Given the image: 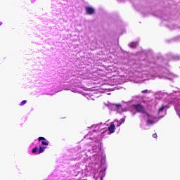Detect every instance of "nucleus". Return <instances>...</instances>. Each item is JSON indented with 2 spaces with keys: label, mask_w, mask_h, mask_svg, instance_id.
<instances>
[{
  "label": "nucleus",
  "mask_w": 180,
  "mask_h": 180,
  "mask_svg": "<svg viewBox=\"0 0 180 180\" xmlns=\"http://www.w3.org/2000/svg\"><path fill=\"white\" fill-rule=\"evenodd\" d=\"M102 126V123L98 124H93L91 126V129L94 133H98L99 131H101V127Z\"/></svg>",
  "instance_id": "f03ea898"
},
{
  "label": "nucleus",
  "mask_w": 180,
  "mask_h": 180,
  "mask_svg": "<svg viewBox=\"0 0 180 180\" xmlns=\"http://www.w3.org/2000/svg\"><path fill=\"white\" fill-rule=\"evenodd\" d=\"M95 13V10L93 8H91V15Z\"/></svg>",
  "instance_id": "f3484780"
},
{
  "label": "nucleus",
  "mask_w": 180,
  "mask_h": 180,
  "mask_svg": "<svg viewBox=\"0 0 180 180\" xmlns=\"http://www.w3.org/2000/svg\"><path fill=\"white\" fill-rule=\"evenodd\" d=\"M108 131L112 134V133H115V129H116V126H115V124L111 123L110 127H108Z\"/></svg>",
  "instance_id": "20e7f679"
},
{
  "label": "nucleus",
  "mask_w": 180,
  "mask_h": 180,
  "mask_svg": "<svg viewBox=\"0 0 180 180\" xmlns=\"http://www.w3.org/2000/svg\"><path fill=\"white\" fill-rule=\"evenodd\" d=\"M86 11L88 15H91V7H86Z\"/></svg>",
  "instance_id": "9b49d317"
},
{
  "label": "nucleus",
  "mask_w": 180,
  "mask_h": 180,
  "mask_svg": "<svg viewBox=\"0 0 180 180\" xmlns=\"http://www.w3.org/2000/svg\"><path fill=\"white\" fill-rule=\"evenodd\" d=\"M41 144H42V146H49V142H48L47 139L45 141H42Z\"/></svg>",
  "instance_id": "9d476101"
},
{
  "label": "nucleus",
  "mask_w": 180,
  "mask_h": 180,
  "mask_svg": "<svg viewBox=\"0 0 180 180\" xmlns=\"http://www.w3.org/2000/svg\"><path fill=\"white\" fill-rule=\"evenodd\" d=\"M129 47H130L131 49H136V47H137V44L131 42L129 44Z\"/></svg>",
  "instance_id": "423d86ee"
},
{
  "label": "nucleus",
  "mask_w": 180,
  "mask_h": 180,
  "mask_svg": "<svg viewBox=\"0 0 180 180\" xmlns=\"http://www.w3.org/2000/svg\"><path fill=\"white\" fill-rule=\"evenodd\" d=\"M1 25H2V22H0V26H1Z\"/></svg>",
  "instance_id": "412c9836"
},
{
  "label": "nucleus",
  "mask_w": 180,
  "mask_h": 180,
  "mask_svg": "<svg viewBox=\"0 0 180 180\" xmlns=\"http://www.w3.org/2000/svg\"><path fill=\"white\" fill-rule=\"evenodd\" d=\"M165 108H167L165 105H162V107H160V108L158 109V112H159V113H161V112H164V109H165Z\"/></svg>",
  "instance_id": "6e6552de"
},
{
  "label": "nucleus",
  "mask_w": 180,
  "mask_h": 180,
  "mask_svg": "<svg viewBox=\"0 0 180 180\" xmlns=\"http://www.w3.org/2000/svg\"><path fill=\"white\" fill-rule=\"evenodd\" d=\"M26 102H27V101H26L25 100L22 101L20 103V106H23V105H25Z\"/></svg>",
  "instance_id": "dca6fc26"
},
{
  "label": "nucleus",
  "mask_w": 180,
  "mask_h": 180,
  "mask_svg": "<svg viewBox=\"0 0 180 180\" xmlns=\"http://www.w3.org/2000/svg\"><path fill=\"white\" fill-rule=\"evenodd\" d=\"M106 168H104L103 170H100L99 176L96 178H100L101 180H103V178H105V175H106Z\"/></svg>",
  "instance_id": "7ed1b4c3"
},
{
  "label": "nucleus",
  "mask_w": 180,
  "mask_h": 180,
  "mask_svg": "<svg viewBox=\"0 0 180 180\" xmlns=\"http://www.w3.org/2000/svg\"><path fill=\"white\" fill-rule=\"evenodd\" d=\"M141 93H142V94H148V90H147V89L143 90V91H141Z\"/></svg>",
  "instance_id": "a211bd4d"
},
{
  "label": "nucleus",
  "mask_w": 180,
  "mask_h": 180,
  "mask_svg": "<svg viewBox=\"0 0 180 180\" xmlns=\"http://www.w3.org/2000/svg\"><path fill=\"white\" fill-rule=\"evenodd\" d=\"M46 140V138H44L43 136H40V137L38 138V141H44Z\"/></svg>",
  "instance_id": "ddd939ff"
},
{
  "label": "nucleus",
  "mask_w": 180,
  "mask_h": 180,
  "mask_svg": "<svg viewBox=\"0 0 180 180\" xmlns=\"http://www.w3.org/2000/svg\"><path fill=\"white\" fill-rule=\"evenodd\" d=\"M125 121H126V118L125 117L122 118L120 120V123L117 125V127H119V126H122V124H123V123H124Z\"/></svg>",
  "instance_id": "0eeeda50"
},
{
  "label": "nucleus",
  "mask_w": 180,
  "mask_h": 180,
  "mask_svg": "<svg viewBox=\"0 0 180 180\" xmlns=\"http://www.w3.org/2000/svg\"><path fill=\"white\" fill-rule=\"evenodd\" d=\"M115 106L117 110H119V109L122 108V105H120V104H115Z\"/></svg>",
  "instance_id": "f8f14e48"
},
{
  "label": "nucleus",
  "mask_w": 180,
  "mask_h": 180,
  "mask_svg": "<svg viewBox=\"0 0 180 180\" xmlns=\"http://www.w3.org/2000/svg\"><path fill=\"white\" fill-rule=\"evenodd\" d=\"M133 108L138 113H146V108L141 104H134Z\"/></svg>",
  "instance_id": "f257e3e1"
},
{
  "label": "nucleus",
  "mask_w": 180,
  "mask_h": 180,
  "mask_svg": "<svg viewBox=\"0 0 180 180\" xmlns=\"http://www.w3.org/2000/svg\"><path fill=\"white\" fill-rule=\"evenodd\" d=\"M152 136H153L154 139H157V137H158L156 133H155V134H153L152 135Z\"/></svg>",
  "instance_id": "aec40b11"
},
{
  "label": "nucleus",
  "mask_w": 180,
  "mask_h": 180,
  "mask_svg": "<svg viewBox=\"0 0 180 180\" xmlns=\"http://www.w3.org/2000/svg\"><path fill=\"white\" fill-rule=\"evenodd\" d=\"M144 115H146V116L148 117H150V114H148V112H147V111H146V112H143Z\"/></svg>",
  "instance_id": "6ab92c4d"
},
{
  "label": "nucleus",
  "mask_w": 180,
  "mask_h": 180,
  "mask_svg": "<svg viewBox=\"0 0 180 180\" xmlns=\"http://www.w3.org/2000/svg\"><path fill=\"white\" fill-rule=\"evenodd\" d=\"M147 123H148V124H154V121H152L150 120H148Z\"/></svg>",
  "instance_id": "2eb2a0df"
},
{
  "label": "nucleus",
  "mask_w": 180,
  "mask_h": 180,
  "mask_svg": "<svg viewBox=\"0 0 180 180\" xmlns=\"http://www.w3.org/2000/svg\"><path fill=\"white\" fill-rule=\"evenodd\" d=\"M98 74L101 75V76L103 77V75H105V72L102 70H98Z\"/></svg>",
  "instance_id": "4468645a"
},
{
  "label": "nucleus",
  "mask_w": 180,
  "mask_h": 180,
  "mask_svg": "<svg viewBox=\"0 0 180 180\" xmlns=\"http://www.w3.org/2000/svg\"><path fill=\"white\" fill-rule=\"evenodd\" d=\"M37 151H39V148H38L37 146H36V147H34V148L32 149V153L33 154H34V153H37Z\"/></svg>",
  "instance_id": "1a4fd4ad"
},
{
  "label": "nucleus",
  "mask_w": 180,
  "mask_h": 180,
  "mask_svg": "<svg viewBox=\"0 0 180 180\" xmlns=\"http://www.w3.org/2000/svg\"><path fill=\"white\" fill-rule=\"evenodd\" d=\"M46 148H47L46 146H39V154H41V153H44Z\"/></svg>",
  "instance_id": "39448f33"
}]
</instances>
